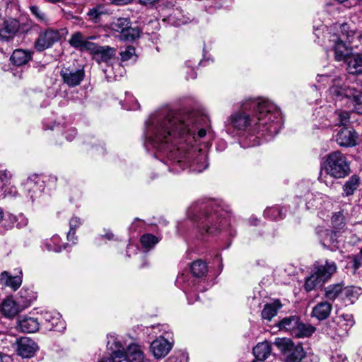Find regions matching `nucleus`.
<instances>
[{
  "mask_svg": "<svg viewBox=\"0 0 362 362\" xmlns=\"http://www.w3.org/2000/svg\"><path fill=\"white\" fill-rule=\"evenodd\" d=\"M240 110L232 114L228 122L238 130L249 129L252 134L275 136L283 127L280 109L263 98H250L241 102Z\"/></svg>",
  "mask_w": 362,
  "mask_h": 362,
  "instance_id": "nucleus-1",
  "label": "nucleus"
},
{
  "mask_svg": "<svg viewBox=\"0 0 362 362\" xmlns=\"http://www.w3.org/2000/svg\"><path fill=\"white\" fill-rule=\"evenodd\" d=\"M145 133L151 136H206L214 132L206 114L187 111L174 115L165 110L148 117L145 122Z\"/></svg>",
  "mask_w": 362,
  "mask_h": 362,
  "instance_id": "nucleus-2",
  "label": "nucleus"
},
{
  "mask_svg": "<svg viewBox=\"0 0 362 362\" xmlns=\"http://www.w3.org/2000/svg\"><path fill=\"white\" fill-rule=\"evenodd\" d=\"M170 137H145L144 145L148 151L156 149L165 153L170 159L178 163H189L192 171L201 173L209 163L202 149L198 146L196 137H187L183 141L170 143Z\"/></svg>",
  "mask_w": 362,
  "mask_h": 362,
  "instance_id": "nucleus-3",
  "label": "nucleus"
},
{
  "mask_svg": "<svg viewBox=\"0 0 362 362\" xmlns=\"http://www.w3.org/2000/svg\"><path fill=\"white\" fill-rule=\"evenodd\" d=\"M212 203L192 206L188 210L189 216L198 223L202 233L215 235L220 231L221 214L218 210L212 212Z\"/></svg>",
  "mask_w": 362,
  "mask_h": 362,
  "instance_id": "nucleus-4",
  "label": "nucleus"
},
{
  "mask_svg": "<svg viewBox=\"0 0 362 362\" xmlns=\"http://www.w3.org/2000/svg\"><path fill=\"white\" fill-rule=\"evenodd\" d=\"M337 265L334 261L326 260L325 263L316 262L310 273L305 279L304 288L309 292L317 286H322L337 271Z\"/></svg>",
  "mask_w": 362,
  "mask_h": 362,
  "instance_id": "nucleus-5",
  "label": "nucleus"
},
{
  "mask_svg": "<svg viewBox=\"0 0 362 362\" xmlns=\"http://www.w3.org/2000/svg\"><path fill=\"white\" fill-rule=\"evenodd\" d=\"M322 170L327 175L335 179L344 178L351 173L347 158L339 151H334L326 156Z\"/></svg>",
  "mask_w": 362,
  "mask_h": 362,
  "instance_id": "nucleus-6",
  "label": "nucleus"
},
{
  "mask_svg": "<svg viewBox=\"0 0 362 362\" xmlns=\"http://www.w3.org/2000/svg\"><path fill=\"white\" fill-rule=\"evenodd\" d=\"M349 25L342 24L340 25V34L334 33L330 36L329 42L334 52L336 60L342 61L346 59L351 52L349 45L352 42L354 33L349 31Z\"/></svg>",
  "mask_w": 362,
  "mask_h": 362,
  "instance_id": "nucleus-7",
  "label": "nucleus"
},
{
  "mask_svg": "<svg viewBox=\"0 0 362 362\" xmlns=\"http://www.w3.org/2000/svg\"><path fill=\"white\" fill-rule=\"evenodd\" d=\"M330 94L337 98H346L354 106V111L362 113V91L351 88L341 83L340 79H334V84L329 89Z\"/></svg>",
  "mask_w": 362,
  "mask_h": 362,
  "instance_id": "nucleus-8",
  "label": "nucleus"
},
{
  "mask_svg": "<svg viewBox=\"0 0 362 362\" xmlns=\"http://www.w3.org/2000/svg\"><path fill=\"white\" fill-rule=\"evenodd\" d=\"M274 344L286 356V362H300L305 356L302 344H296L289 338H276Z\"/></svg>",
  "mask_w": 362,
  "mask_h": 362,
  "instance_id": "nucleus-9",
  "label": "nucleus"
},
{
  "mask_svg": "<svg viewBox=\"0 0 362 362\" xmlns=\"http://www.w3.org/2000/svg\"><path fill=\"white\" fill-rule=\"evenodd\" d=\"M110 29L116 37L123 41H134L140 35L137 27H132L130 20L127 18H117L110 24Z\"/></svg>",
  "mask_w": 362,
  "mask_h": 362,
  "instance_id": "nucleus-10",
  "label": "nucleus"
},
{
  "mask_svg": "<svg viewBox=\"0 0 362 362\" xmlns=\"http://www.w3.org/2000/svg\"><path fill=\"white\" fill-rule=\"evenodd\" d=\"M354 320L353 315L349 313H343L335 317L332 322L334 326L332 331L328 327H324V332L331 337H334V334L340 337H345L349 329L354 325Z\"/></svg>",
  "mask_w": 362,
  "mask_h": 362,
  "instance_id": "nucleus-11",
  "label": "nucleus"
},
{
  "mask_svg": "<svg viewBox=\"0 0 362 362\" xmlns=\"http://www.w3.org/2000/svg\"><path fill=\"white\" fill-rule=\"evenodd\" d=\"M67 33L65 28L54 30L49 28L41 33L35 42V48L41 52L51 47Z\"/></svg>",
  "mask_w": 362,
  "mask_h": 362,
  "instance_id": "nucleus-12",
  "label": "nucleus"
},
{
  "mask_svg": "<svg viewBox=\"0 0 362 362\" xmlns=\"http://www.w3.org/2000/svg\"><path fill=\"white\" fill-rule=\"evenodd\" d=\"M2 21L0 27V52L4 51L18 29V23L15 19L10 18Z\"/></svg>",
  "mask_w": 362,
  "mask_h": 362,
  "instance_id": "nucleus-13",
  "label": "nucleus"
},
{
  "mask_svg": "<svg viewBox=\"0 0 362 362\" xmlns=\"http://www.w3.org/2000/svg\"><path fill=\"white\" fill-rule=\"evenodd\" d=\"M60 76L64 83L69 87L78 86L83 80L85 73L83 69L74 67H63Z\"/></svg>",
  "mask_w": 362,
  "mask_h": 362,
  "instance_id": "nucleus-14",
  "label": "nucleus"
},
{
  "mask_svg": "<svg viewBox=\"0 0 362 362\" xmlns=\"http://www.w3.org/2000/svg\"><path fill=\"white\" fill-rule=\"evenodd\" d=\"M88 52L98 64H107L115 56L116 49L110 46H101L93 42Z\"/></svg>",
  "mask_w": 362,
  "mask_h": 362,
  "instance_id": "nucleus-15",
  "label": "nucleus"
},
{
  "mask_svg": "<svg viewBox=\"0 0 362 362\" xmlns=\"http://www.w3.org/2000/svg\"><path fill=\"white\" fill-rule=\"evenodd\" d=\"M173 348V342L160 336L151 344V351L156 359L164 358Z\"/></svg>",
  "mask_w": 362,
  "mask_h": 362,
  "instance_id": "nucleus-16",
  "label": "nucleus"
},
{
  "mask_svg": "<svg viewBox=\"0 0 362 362\" xmlns=\"http://www.w3.org/2000/svg\"><path fill=\"white\" fill-rule=\"evenodd\" d=\"M38 349L37 344L30 338L21 337L17 341V352L23 358H31Z\"/></svg>",
  "mask_w": 362,
  "mask_h": 362,
  "instance_id": "nucleus-17",
  "label": "nucleus"
},
{
  "mask_svg": "<svg viewBox=\"0 0 362 362\" xmlns=\"http://www.w3.org/2000/svg\"><path fill=\"white\" fill-rule=\"evenodd\" d=\"M69 43L77 50L88 52L93 42L86 39L81 32H75L71 35Z\"/></svg>",
  "mask_w": 362,
  "mask_h": 362,
  "instance_id": "nucleus-18",
  "label": "nucleus"
},
{
  "mask_svg": "<svg viewBox=\"0 0 362 362\" xmlns=\"http://www.w3.org/2000/svg\"><path fill=\"white\" fill-rule=\"evenodd\" d=\"M24 305L15 301L12 298H6L1 305V311L6 317H13L24 309Z\"/></svg>",
  "mask_w": 362,
  "mask_h": 362,
  "instance_id": "nucleus-19",
  "label": "nucleus"
},
{
  "mask_svg": "<svg viewBox=\"0 0 362 362\" xmlns=\"http://www.w3.org/2000/svg\"><path fill=\"white\" fill-rule=\"evenodd\" d=\"M127 362H150L146 358L141 346L136 344H132L128 346L127 351L124 352V358Z\"/></svg>",
  "mask_w": 362,
  "mask_h": 362,
  "instance_id": "nucleus-20",
  "label": "nucleus"
},
{
  "mask_svg": "<svg viewBox=\"0 0 362 362\" xmlns=\"http://www.w3.org/2000/svg\"><path fill=\"white\" fill-rule=\"evenodd\" d=\"M337 113L339 119V129L337 136H354L356 132L349 125V113L346 111H339Z\"/></svg>",
  "mask_w": 362,
  "mask_h": 362,
  "instance_id": "nucleus-21",
  "label": "nucleus"
},
{
  "mask_svg": "<svg viewBox=\"0 0 362 362\" xmlns=\"http://www.w3.org/2000/svg\"><path fill=\"white\" fill-rule=\"evenodd\" d=\"M43 317L47 322V328L49 330L59 331L64 329V322L61 320L59 313L45 312Z\"/></svg>",
  "mask_w": 362,
  "mask_h": 362,
  "instance_id": "nucleus-22",
  "label": "nucleus"
},
{
  "mask_svg": "<svg viewBox=\"0 0 362 362\" xmlns=\"http://www.w3.org/2000/svg\"><path fill=\"white\" fill-rule=\"evenodd\" d=\"M40 323L36 318L23 317L18 321V328L23 332L33 333L39 329Z\"/></svg>",
  "mask_w": 362,
  "mask_h": 362,
  "instance_id": "nucleus-23",
  "label": "nucleus"
},
{
  "mask_svg": "<svg viewBox=\"0 0 362 362\" xmlns=\"http://www.w3.org/2000/svg\"><path fill=\"white\" fill-rule=\"evenodd\" d=\"M332 305L329 302H320L314 306L312 311V316L319 320L327 319L332 311Z\"/></svg>",
  "mask_w": 362,
  "mask_h": 362,
  "instance_id": "nucleus-24",
  "label": "nucleus"
},
{
  "mask_svg": "<svg viewBox=\"0 0 362 362\" xmlns=\"http://www.w3.org/2000/svg\"><path fill=\"white\" fill-rule=\"evenodd\" d=\"M361 184V177L358 175H351L343 185V197H349L353 195L358 189Z\"/></svg>",
  "mask_w": 362,
  "mask_h": 362,
  "instance_id": "nucleus-25",
  "label": "nucleus"
},
{
  "mask_svg": "<svg viewBox=\"0 0 362 362\" xmlns=\"http://www.w3.org/2000/svg\"><path fill=\"white\" fill-rule=\"evenodd\" d=\"M299 320L300 318L296 315L286 317L281 320L278 322L277 326L279 330L288 332L293 336Z\"/></svg>",
  "mask_w": 362,
  "mask_h": 362,
  "instance_id": "nucleus-26",
  "label": "nucleus"
},
{
  "mask_svg": "<svg viewBox=\"0 0 362 362\" xmlns=\"http://www.w3.org/2000/svg\"><path fill=\"white\" fill-rule=\"evenodd\" d=\"M346 70L350 74L362 72V54H353L347 59Z\"/></svg>",
  "mask_w": 362,
  "mask_h": 362,
  "instance_id": "nucleus-27",
  "label": "nucleus"
},
{
  "mask_svg": "<svg viewBox=\"0 0 362 362\" xmlns=\"http://www.w3.org/2000/svg\"><path fill=\"white\" fill-rule=\"evenodd\" d=\"M32 52L22 49L13 51L11 60L16 66H22L27 64L31 59Z\"/></svg>",
  "mask_w": 362,
  "mask_h": 362,
  "instance_id": "nucleus-28",
  "label": "nucleus"
},
{
  "mask_svg": "<svg viewBox=\"0 0 362 362\" xmlns=\"http://www.w3.org/2000/svg\"><path fill=\"white\" fill-rule=\"evenodd\" d=\"M272 347L269 342L259 343L253 348V354L256 359L264 361L271 354Z\"/></svg>",
  "mask_w": 362,
  "mask_h": 362,
  "instance_id": "nucleus-29",
  "label": "nucleus"
},
{
  "mask_svg": "<svg viewBox=\"0 0 362 362\" xmlns=\"http://www.w3.org/2000/svg\"><path fill=\"white\" fill-rule=\"evenodd\" d=\"M316 330V328L313 325L303 323L299 320L298 326L293 336L297 338H304L310 337Z\"/></svg>",
  "mask_w": 362,
  "mask_h": 362,
  "instance_id": "nucleus-30",
  "label": "nucleus"
},
{
  "mask_svg": "<svg viewBox=\"0 0 362 362\" xmlns=\"http://www.w3.org/2000/svg\"><path fill=\"white\" fill-rule=\"evenodd\" d=\"M0 281L6 286H9L14 290L18 289L22 283V279L20 276L16 275L13 276L9 275L7 272H3L1 274Z\"/></svg>",
  "mask_w": 362,
  "mask_h": 362,
  "instance_id": "nucleus-31",
  "label": "nucleus"
},
{
  "mask_svg": "<svg viewBox=\"0 0 362 362\" xmlns=\"http://www.w3.org/2000/svg\"><path fill=\"white\" fill-rule=\"evenodd\" d=\"M25 187L30 192L37 193L43 189V181L38 175H33L28 178Z\"/></svg>",
  "mask_w": 362,
  "mask_h": 362,
  "instance_id": "nucleus-32",
  "label": "nucleus"
},
{
  "mask_svg": "<svg viewBox=\"0 0 362 362\" xmlns=\"http://www.w3.org/2000/svg\"><path fill=\"white\" fill-rule=\"evenodd\" d=\"M281 308V304L279 301L265 304L262 311V318L267 320H271L272 317L276 315L278 310Z\"/></svg>",
  "mask_w": 362,
  "mask_h": 362,
  "instance_id": "nucleus-33",
  "label": "nucleus"
},
{
  "mask_svg": "<svg viewBox=\"0 0 362 362\" xmlns=\"http://www.w3.org/2000/svg\"><path fill=\"white\" fill-rule=\"evenodd\" d=\"M325 238L322 243L325 247H329L332 249L338 247V238H341L339 231L337 230H326L325 232Z\"/></svg>",
  "mask_w": 362,
  "mask_h": 362,
  "instance_id": "nucleus-34",
  "label": "nucleus"
},
{
  "mask_svg": "<svg viewBox=\"0 0 362 362\" xmlns=\"http://www.w3.org/2000/svg\"><path fill=\"white\" fill-rule=\"evenodd\" d=\"M343 291L342 284H332L325 288V296L327 300L334 301Z\"/></svg>",
  "mask_w": 362,
  "mask_h": 362,
  "instance_id": "nucleus-35",
  "label": "nucleus"
},
{
  "mask_svg": "<svg viewBox=\"0 0 362 362\" xmlns=\"http://www.w3.org/2000/svg\"><path fill=\"white\" fill-rule=\"evenodd\" d=\"M235 144L234 148H236L238 146L246 148L259 145V137H235Z\"/></svg>",
  "mask_w": 362,
  "mask_h": 362,
  "instance_id": "nucleus-36",
  "label": "nucleus"
},
{
  "mask_svg": "<svg viewBox=\"0 0 362 362\" xmlns=\"http://www.w3.org/2000/svg\"><path fill=\"white\" fill-rule=\"evenodd\" d=\"M107 346L109 349L112 351V352L119 351L124 354L123 345L115 334H109L107 336Z\"/></svg>",
  "mask_w": 362,
  "mask_h": 362,
  "instance_id": "nucleus-37",
  "label": "nucleus"
},
{
  "mask_svg": "<svg viewBox=\"0 0 362 362\" xmlns=\"http://www.w3.org/2000/svg\"><path fill=\"white\" fill-rule=\"evenodd\" d=\"M190 269L193 275L197 277L204 276L208 271L206 263L202 260L193 262Z\"/></svg>",
  "mask_w": 362,
  "mask_h": 362,
  "instance_id": "nucleus-38",
  "label": "nucleus"
},
{
  "mask_svg": "<svg viewBox=\"0 0 362 362\" xmlns=\"http://www.w3.org/2000/svg\"><path fill=\"white\" fill-rule=\"evenodd\" d=\"M140 241L142 246L148 250L159 242V239L152 234L146 233L141 237Z\"/></svg>",
  "mask_w": 362,
  "mask_h": 362,
  "instance_id": "nucleus-39",
  "label": "nucleus"
},
{
  "mask_svg": "<svg viewBox=\"0 0 362 362\" xmlns=\"http://www.w3.org/2000/svg\"><path fill=\"white\" fill-rule=\"evenodd\" d=\"M332 224L337 231H339L344 228L345 226L344 217L341 211L333 214L332 216Z\"/></svg>",
  "mask_w": 362,
  "mask_h": 362,
  "instance_id": "nucleus-40",
  "label": "nucleus"
},
{
  "mask_svg": "<svg viewBox=\"0 0 362 362\" xmlns=\"http://www.w3.org/2000/svg\"><path fill=\"white\" fill-rule=\"evenodd\" d=\"M30 10L33 16L40 23H46L49 19L46 13L38 6H31Z\"/></svg>",
  "mask_w": 362,
  "mask_h": 362,
  "instance_id": "nucleus-41",
  "label": "nucleus"
},
{
  "mask_svg": "<svg viewBox=\"0 0 362 362\" xmlns=\"http://www.w3.org/2000/svg\"><path fill=\"white\" fill-rule=\"evenodd\" d=\"M337 144L344 148L354 147L358 144L356 137H337Z\"/></svg>",
  "mask_w": 362,
  "mask_h": 362,
  "instance_id": "nucleus-42",
  "label": "nucleus"
},
{
  "mask_svg": "<svg viewBox=\"0 0 362 362\" xmlns=\"http://www.w3.org/2000/svg\"><path fill=\"white\" fill-rule=\"evenodd\" d=\"M121 59L123 62L133 59L136 60L137 57L135 53V48L132 46H127L124 50H122L119 53Z\"/></svg>",
  "mask_w": 362,
  "mask_h": 362,
  "instance_id": "nucleus-43",
  "label": "nucleus"
},
{
  "mask_svg": "<svg viewBox=\"0 0 362 362\" xmlns=\"http://www.w3.org/2000/svg\"><path fill=\"white\" fill-rule=\"evenodd\" d=\"M59 238L58 236H53L49 243H46L45 246L49 251H54L59 252L62 251V246L58 245Z\"/></svg>",
  "mask_w": 362,
  "mask_h": 362,
  "instance_id": "nucleus-44",
  "label": "nucleus"
},
{
  "mask_svg": "<svg viewBox=\"0 0 362 362\" xmlns=\"http://www.w3.org/2000/svg\"><path fill=\"white\" fill-rule=\"evenodd\" d=\"M124 358V354L121 351H113L109 357L104 358L100 362H122Z\"/></svg>",
  "mask_w": 362,
  "mask_h": 362,
  "instance_id": "nucleus-45",
  "label": "nucleus"
},
{
  "mask_svg": "<svg viewBox=\"0 0 362 362\" xmlns=\"http://www.w3.org/2000/svg\"><path fill=\"white\" fill-rule=\"evenodd\" d=\"M344 291L347 297L350 299L357 298L362 294V289L358 287H347L344 288Z\"/></svg>",
  "mask_w": 362,
  "mask_h": 362,
  "instance_id": "nucleus-46",
  "label": "nucleus"
},
{
  "mask_svg": "<svg viewBox=\"0 0 362 362\" xmlns=\"http://www.w3.org/2000/svg\"><path fill=\"white\" fill-rule=\"evenodd\" d=\"M264 216L272 219L281 218V212L279 207H272L267 209L264 212Z\"/></svg>",
  "mask_w": 362,
  "mask_h": 362,
  "instance_id": "nucleus-47",
  "label": "nucleus"
},
{
  "mask_svg": "<svg viewBox=\"0 0 362 362\" xmlns=\"http://www.w3.org/2000/svg\"><path fill=\"white\" fill-rule=\"evenodd\" d=\"M332 362H349L346 356L341 353L335 352L331 357Z\"/></svg>",
  "mask_w": 362,
  "mask_h": 362,
  "instance_id": "nucleus-48",
  "label": "nucleus"
},
{
  "mask_svg": "<svg viewBox=\"0 0 362 362\" xmlns=\"http://www.w3.org/2000/svg\"><path fill=\"white\" fill-rule=\"evenodd\" d=\"M81 224V219L78 217H73L69 221L70 229L76 230Z\"/></svg>",
  "mask_w": 362,
  "mask_h": 362,
  "instance_id": "nucleus-49",
  "label": "nucleus"
},
{
  "mask_svg": "<svg viewBox=\"0 0 362 362\" xmlns=\"http://www.w3.org/2000/svg\"><path fill=\"white\" fill-rule=\"evenodd\" d=\"M103 13V12L102 11V8L100 7L93 8V9L90 10L88 12V15L94 19L99 18L100 15Z\"/></svg>",
  "mask_w": 362,
  "mask_h": 362,
  "instance_id": "nucleus-50",
  "label": "nucleus"
},
{
  "mask_svg": "<svg viewBox=\"0 0 362 362\" xmlns=\"http://www.w3.org/2000/svg\"><path fill=\"white\" fill-rule=\"evenodd\" d=\"M11 177V175L9 172H7L6 170H1L0 171V181L4 184H6L10 178Z\"/></svg>",
  "mask_w": 362,
  "mask_h": 362,
  "instance_id": "nucleus-51",
  "label": "nucleus"
},
{
  "mask_svg": "<svg viewBox=\"0 0 362 362\" xmlns=\"http://www.w3.org/2000/svg\"><path fill=\"white\" fill-rule=\"evenodd\" d=\"M362 257L360 255V253L357 255H355L353 257V267L354 269H358L361 267L362 263Z\"/></svg>",
  "mask_w": 362,
  "mask_h": 362,
  "instance_id": "nucleus-52",
  "label": "nucleus"
},
{
  "mask_svg": "<svg viewBox=\"0 0 362 362\" xmlns=\"http://www.w3.org/2000/svg\"><path fill=\"white\" fill-rule=\"evenodd\" d=\"M115 69L118 71V74H115V79H118V78L123 76V74L125 72V70H124V67L122 66H121L120 64H117Z\"/></svg>",
  "mask_w": 362,
  "mask_h": 362,
  "instance_id": "nucleus-53",
  "label": "nucleus"
},
{
  "mask_svg": "<svg viewBox=\"0 0 362 362\" xmlns=\"http://www.w3.org/2000/svg\"><path fill=\"white\" fill-rule=\"evenodd\" d=\"M111 1H112V4L117 5V6L125 5L132 1V0H111Z\"/></svg>",
  "mask_w": 362,
  "mask_h": 362,
  "instance_id": "nucleus-54",
  "label": "nucleus"
},
{
  "mask_svg": "<svg viewBox=\"0 0 362 362\" xmlns=\"http://www.w3.org/2000/svg\"><path fill=\"white\" fill-rule=\"evenodd\" d=\"M67 239L69 241H74L76 240L75 237V230H69V231L67 233Z\"/></svg>",
  "mask_w": 362,
  "mask_h": 362,
  "instance_id": "nucleus-55",
  "label": "nucleus"
},
{
  "mask_svg": "<svg viewBox=\"0 0 362 362\" xmlns=\"http://www.w3.org/2000/svg\"><path fill=\"white\" fill-rule=\"evenodd\" d=\"M158 0H139L140 3L144 5L153 4Z\"/></svg>",
  "mask_w": 362,
  "mask_h": 362,
  "instance_id": "nucleus-56",
  "label": "nucleus"
},
{
  "mask_svg": "<svg viewBox=\"0 0 362 362\" xmlns=\"http://www.w3.org/2000/svg\"><path fill=\"white\" fill-rule=\"evenodd\" d=\"M102 237H105L107 240H110L113 238L114 235L111 232H107L105 235H103Z\"/></svg>",
  "mask_w": 362,
  "mask_h": 362,
  "instance_id": "nucleus-57",
  "label": "nucleus"
},
{
  "mask_svg": "<svg viewBox=\"0 0 362 362\" xmlns=\"http://www.w3.org/2000/svg\"><path fill=\"white\" fill-rule=\"evenodd\" d=\"M9 357L6 355H1L0 354V362H8Z\"/></svg>",
  "mask_w": 362,
  "mask_h": 362,
  "instance_id": "nucleus-58",
  "label": "nucleus"
},
{
  "mask_svg": "<svg viewBox=\"0 0 362 362\" xmlns=\"http://www.w3.org/2000/svg\"><path fill=\"white\" fill-rule=\"evenodd\" d=\"M165 362H180L179 361V359L176 357H173V356H171V357H169Z\"/></svg>",
  "mask_w": 362,
  "mask_h": 362,
  "instance_id": "nucleus-59",
  "label": "nucleus"
},
{
  "mask_svg": "<svg viewBox=\"0 0 362 362\" xmlns=\"http://www.w3.org/2000/svg\"><path fill=\"white\" fill-rule=\"evenodd\" d=\"M191 71V75L190 76H187V79L189 80V78L191 79H194L196 78V74L194 73V70L193 69H191L190 70Z\"/></svg>",
  "mask_w": 362,
  "mask_h": 362,
  "instance_id": "nucleus-60",
  "label": "nucleus"
},
{
  "mask_svg": "<svg viewBox=\"0 0 362 362\" xmlns=\"http://www.w3.org/2000/svg\"><path fill=\"white\" fill-rule=\"evenodd\" d=\"M317 78H319L317 79V81H318L319 82H320V81H324V79L327 78V75H318V76H317Z\"/></svg>",
  "mask_w": 362,
  "mask_h": 362,
  "instance_id": "nucleus-61",
  "label": "nucleus"
},
{
  "mask_svg": "<svg viewBox=\"0 0 362 362\" xmlns=\"http://www.w3.org/2000/svg\"><path fill=\"white\" fill-rule=\"evenodd\" d=\"M319 179L321 182H325L327 185H328V184L326 182V181L324 180L323 177H322V175L320 174V177H319Z\"/></svg>",
  "mask_w": 362,
  "mask_h": 362,
  "instance_id": "nucleus-62",
  "label": "nucleus"
},
{
  "mask_svg": "<svg viewBox=\"0 0 362 362\" xmlns=\"http://www.w3.org/2000/svg\"><path fill=\"white\" fill-rule=\"evenodd\" d=\"M4 217V212H3V210L0 208V221Z\"/></svg>",
  "mask_w": 362,
  "mask_h": 362,
  "instance_id": "nucleus-63",
  "label": "nucleus"
},
{
  "mask_svg": "<svg viewBox=\"0 0 362 362\" xmlns=\"http://www.w3.org/2000/svg\"><path fill=\"white\" fill-rule=\"evenodd\" d=\"M86 39H88V40L91 41L92 40H95L96 37L95 36H90V37H87Z\"/></svg>",
  "mask_w": 362,
  "mask_h": 362,
  "instance_id": "nucleus-64",
  "label": "nucleus"
}]
</instances>
